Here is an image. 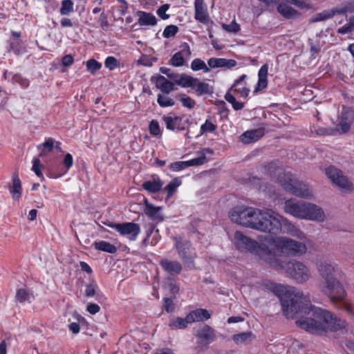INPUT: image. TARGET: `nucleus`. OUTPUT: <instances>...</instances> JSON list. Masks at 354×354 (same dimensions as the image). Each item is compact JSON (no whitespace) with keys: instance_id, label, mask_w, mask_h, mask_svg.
<instances>
[{"instance_id":"nucleus-31","label":"nucleus","mask_w":354,"mask_h":354,"mask_svg":"<svg viewBox=\"0 0 354 354\" xmlns=\"http://www.w3.org/2000/svg\"><path fill=\"white\" fill-rule=\"evenodd\" d=\"M63 164L66 167L64 171L54 172L53 169H50L48 171V176L50 178H58L64 176L73 165V158L69 153H66L64 156Z\"/></svg>"},{"instance_id":"nucleus-23","label":"nucleus","mask_w":354,"mask_h":354,"mask_svg":"<svg viewBox=\"0 0 354 354\" xmlns=\"http://www.w3.org/2000/svg\"><path fill=\"white\" fill-rule=\"evenodd\" d=\"M162 268L170 274L178 275L182 271V265L177 261H171L168 259H162L160 261Z\"/></svg>"},{"instance_id":"nucleus-50","label":"nucleus","mask_w":354,"mask_h":354,"mask_svg":"<svg viewBox=\"0 0 354 354\" xmlns=\"http://www.w3.org/2000/svg\"><path fill=\"white\" fill-rule=\"evenodd\" d=\"M12 81L13 83L20 85L23 88H27L30 86V80L19 73L15 74L12 76Z\"/></svg>"},{"instance_id":"nucleus-37","label":"nucleus","mask_w":354,"mask_h":354,"mask_svg":"<svg viewBox=\"0 0 354 354\" xmlns=\"http://www.w3.org/2000/svg\"><path fill=\"white\" fill-rule=\"evenodd\" d=\"M155 227L153 225H151L149 227V228L147 230V236L142 241V244L145 246H147L148 245H155L158 242V239L155 238L154 236L151 240H150V236L155 234V235L158 234V230H157L156 232L154 231Z\"/></svg>"},{"instance_id":"nucleus-46","label":"nucleus","mask_w":354,"mask_h":354,"mask_svg":"<svg viewBox=\"0 0 354 354\" xmlns=\"http://www.w3.org/2000/svg\"><path fill=\"white\" fill-rule=\"evenodd\" d=\"M73 2L71 0H63L59 12L62 15H68L74 11Z\"/></svg>"},{"instance_id":"nucleus-2","label":"nucleus","mask_w":354,"mask_h":354,"mask_svg":"<svg viewBox=\"0 0 354 354\" xmlns=\"http://www.w3.org/2000/svg\"><path fill=\"white\" fill-rule=\"evenodd\" d=\"M272 291L279 298L283 313L288 319L298 317L296 324L309 333L322 334L336 332L345 326V322L330 311L311 304L309 296L295 287L273 284Z\"/></svg>"},{"instance_id":"nucleus-20","label":"nucleus","mask_w":354,"mask_h":354,"mask_svg":"<svg viewBox=\"0 0 354 354\" xmlns=\"http://www.w3.org/2000/svg\"><path fill=\"white\" fill-rule=\"evenodd\" d=\"M265 134L264 128H258L245 131L240 136L241 142L244 144H250L261 139Z\"/></svg>"},{"instance_id":"nucleus-7","label":"nucleus","mask_w":354,"mask_h":354,"mask_svg":"<svg viewBox=\"0 0 354 354\" xmlns=\"http://www.w3.org/2000/svg\"><path fill=\"white\" fill-rule=\"evenodd\" d=\"M161 120L167 130L179 133L187 129L190 124L188 118L185 119L183 115H178L176 113L171 111L162 116Z\"/></svg>"},{"instance_id":"nucleus-51","label":"nucleus","mask_w":354,"mask_h":354,"mask_svg":"<svg viewBox=\"0 0 354 354\" xmlns=\"http://www.w3.org/2000/svg\"><path fill=\"white\" fill-rule=\"evenodd\" d=\"M217 129V126L213 124L209 119H207L204 124L201 126L200 135H203L206 133H212Z\"/></svg>"},{"instance_id":"nucleus-16","label":"nucleus","mask_w":354,"mask_h":354,"mask_svg":"<svg viewBox=\"0 0 354 354\" xmlns=\"http://www.w3.org/2000/svg\"><path fill=\"white\" fill-rule=\"evenodd\" d=\"M151 81L155 84L157 88L160 89L164 94H169L174 91V84L168 80L165 77L161 75L157 76H152Z\"/></svg>"},{"instance_id":"nucleus-18","label":"nucleus","mask_w":354,"mask_h":354,"mask_svg":"<svg viewBox=\"0 0 354 354\" xmlns=\"http://www.w3.org/2000/svg\"><path fill=\"white\" fill-rule=\"evenodd\" d=\"M161 209L162 207H156L153 204L149 203L147 200H145L144 212L151 221L156 223L163 221L164 218L160 213Z\"/></svg>"},{"instance_id":"nucleus-17","label":"nucleus","mask_w":354,"mask_h":354,"mask_svg":"<svg viewBox=\"0 0 354 354\" xmlns=\"http://www.w3.org/2000/svg\"><path fill=\"white\" fill-rule=\"evenodd\" d=\"M304 215L303 218L314 221H322L324 217L323 210L316 205L310 203H306Z\"/></svg>"},{"instance_id":"nucleus-26","label":"nucleus","mask_w":354,"mask_h":354,"mask_svg":"<svg viewBox=\"0 0 354 354\" xmlns=\"http://www.w3.org/2000/svg\"><path fill=\"white\" fill-rule=\"evenodd\" d=\"M164 182L158 176H153V180L143 182L142 188L149 193H156L162 190Z\"/></svg>"},{"instance_id":"nucleus-21","label":"nucleus","mask_w":354,"mask_h":354,"mask_svg":"<svg viewBox=\"0 0 354 354\" xmlns=\"http://www.w3.org/2000/svg\"><path fill=\"white\" fill-rule=\"evenodd\" d=\"M194 9L195 19L201 24H207L209 22V15L203 0H195Z\"/></svg>"},{"instance_id":"nucleus-54","label":"nucleus","mask_w":354,"mask_h":354,"mask_svg":"<svg viewBox=\"0 0 354 354\" xmlns=\"http://www.w3.org/2000/svg\"><path fill=\"white\" fill-rule=\"evenodd\" d=\"M170 5L168 3L162 4L160 6L158 10H156L157 15L163 20L168 19L169 18V15L166 14V12L169 9Z\"/></svg>"},{"instance_id":"nucleus-57","label":"nucleus","mask_w":354,"mask_h":354,"mask_svg":"<svg viewBox=\"0 0 354 354\" xmlns=\"http://www.w3.org/2000/svg\"><path fill=\"white\" fill-rule=\"evenodd\" d=\"M308 42L310 45V57L312 59H315L317 57L320 51V47L319 45L314 44L313 40L310 39H308Z\"/></svg>"},{"instance_id":"nucleus-36","label":"nucleus","mask_w":354,"mask_h":354,"mask_svg":"<svg viewBox=\"0 0 354 354\" xmlns=\"http://www.w3.org/2000/svg\"><path fill=\"white\" fill-rule=\"evenodd\" d=\"M196 82V78L186 74H182L179 79L176 81V83L183 88L190 87L192 88Z\"/></svg>"},{"instance_id":"nucleus-33","label":"nucleus","mask_w":354,"mask_h":354,"mask_svg":"<svg viewBox=\"0 0 354 354\" xmlns=\"http://www.w3.org/2000/svg\"><path fill=\"white\" fill-rule=\"evenodd\" d=\"M188 324H192L187 318V315L185 318L174 317L170 319L169 327L171 329H185L187 327Z\"/></svg>"},{"instance_id":"nucleus-19","label":"nucleus","mask_w":354,"mask_h":354,"mask_svg":"<svg viewBox=\"0 0 354 354\" xmlns=\"http://www.w3.org/2000/svg\"><path fill=\"white\" fill-rule=\"evenodd\" d=\"M8 189L12 199L15 201H19L22 196L23 188L18 173L12 174V185L8 186Z\"/></svg>"},{"instance_id":"nucleus-34","label":"nucleus","mask_w":354,"mask_h":354,"mask_svg":"<svg viewBox=\"0 0 354 354\" xmlns=\"http://www.w3.org/2000/svg\"><path fill=\"white\" fill-rule=\"evenodd\" d=\"M194 84V85L192 86V89L194 90L198 96L210 94L212 92L207 83L200 82L197 78L196 82Z\"/></svg>"},{"instance_id":"nucleus-59","label":"nucleus","mask_w":354,"mask_h":354,"mask_svg":"<svg viewBox=\"0 0 354 354\" xmlns=\"http://www.w3.org/2000/svg\"><path fill=\"white\" fill-rule=\"evenodd\" d=\"M180 102L184 107L188 108L189 109H193L196 104L195 100L189 96L183 97L180 99Z\"/></svg>"},{"instance_id":"nucleus-42","label":"nucleus","mask_w":354,"mask_h":354,"mask_svg":"<svg viewBox=\"0 0 354 354\" xmlns=\"http://www.w3.org/2000/svg\"><path fill=\"white\" fill-rule=\"evenodd\" d=\"M225 100L230 103L235 111H239L243 109L245 103L236 101L234 96L230 93L227 92L224 96Z\"/></svg>"},{"instance_id":"nucleus-41","label":"nucleus","mask_w":354,"mask_h":354,"mask_svg":"<svg viewBox=\"0 0 354 354\" xmlns=\"http://www.w3.org/2000/svg\"><path fill=\"white\" fill-rule=\"evenodd\" d=\"M31 296L34 298L33 295L26 288H19L16 292V298L19 303H24L25 301L30 303V299Z\"/></svg>"},{"instance_id":"nucleus-38","label":"nucleus","mask_w":354,"mask_h":354,"mask_svg":"<svg viewBox=\"0 0 354 354\" xmlns=\"http://www.w3.org/2000/svg\"><path fill=\"white\" fill-rule=\"evenodd\" d=\"M252 335V332L240 333L234 334L232 336V339L236 344H247L250 342Z\"/></svg>"},{"instance_id":"nucleus-47","label":"nucleus","mask_w":354,"mask_h":354,"mask_svg":"<svg viewBox=\"0 0 354 354\" xmlns=\"http://www.w3.org/2000/svg\"><path fill=\"white\" fill-rule=\"evenodd\" d=\"M191 68L194 71H198L200 70H203L205 73H208L209 71V68L207 67L205 62L198 58L194 59L192 62Z\"/></svg>"},{"instance_id":"nucleus-5","label":"nucleus","mask_w":354,"mask_h":354,"mask_svg":"<svg viewBox=\"0 0 354 354\" xmlns=\"http://www.w3.org/2000/svg\"><path fill=\"white\" fill-rule=\"evenodd\" d=\"M278 181L281 187L292 194L301 197L310 198L312 193L307 184L297 180L290 172H283L278 176Z\"/></svg>"},{"instance_id":"nucleus-60","label":"nucleus","mask_w":354,"mask_h":354,"mask_svg":"<svg viewBox=\"0 0 354 354\" xmlns=\"http://www.w3.org/2000/svg\"><path fill=\"white\" fill-rule=\"evenodd\" d=\"M156 61H157L156 57H142L139 59L138 62H139V64L142 66L150 67L153 65V63Z\"/></svg>"},{"instance_id":"nucleus-55","label":"nucleus","mask_w":354,"mask_h":354,"mask_svg":"<svg viewBox=\"0 0 354 354\" xmlns=\"http://www.w3.org/2000/svg\"><path fill=\"white\" fill-rule=\"evenodd\" d=\"M188 167L187 161H177L170 164L169 169L173 171H180Z\"/></svg>"},{"instance_id":"nucleus-28","label":"nucleus","mask_w":354,"mask_h":354,"mask_svg":"<svg viewBox=\"0 0 354 354\" xmlns=\"http://www.w3.org/2000/svg\"><path fill=\"white\" fill-rule=\"evenodd\" d=\"M211 313L206 309L198 308L187 314V318L191 323L203 322L211 317Z\"/></svg>"},{"instance_id":"nucleus-14","label":"nucleus","mask_w":354,"mask_h":354,"mask_svg":"<svg viewBox=\"0 0 354 354\" xmlns=\"http://www.w3.org/2000/svg\"><path fill=\"white\" fill-rule=\"evenodd\" d=\"M306 203L297 202L293 199H289L286 201L284 210L295 217L303 218L305 210Z\"/></svg>"},{"instance_id":"nucleus-1","label":"nucleus","mask_w":354,"mask_h":354,"mask_svg":"<svg viewBox=\"0 0 354 354\" xmlns=\"http://www.w3.org/2000/svg\"><path fill=\"white\" fill-rule=\"evenodd\" d=\"M229 216L232 221L239 225L268 233L265 241L274 245L281 253L296 257L306 252L304 243L287 237L276 236L280 233H291L295 226L287 218L272 209L236 206L230 211Z\"/></svg>"},{"instance_id":"nucleus-45","label":"nucleus","mask_w":354,"mask_h":354,"mask_svg":"<svg viewBox=\"0 0 354 354\" xmlns=\"http://www.w3.org/2000/svg\"><path fill=\"white\" fill-rule=\"evenodd\" d=\"M86 66L88 71L92 75H95L102 68V65L100 62L92 58L86 62Z\"/></svg>"},{"instance_id":"nucleus-29","label":"nucleus","mask_w":354,"mask_h":354,"mask_svg":"<svg viewBox=\"0 0 354 354\" xmlns=\"http://www.w3.org/2000/svg\"><path fill=\"white\" fill-rule=\"evenodd\" d=\"M199 153L201 154L199 157L187 160L188 167L199 166L206 163L209 160L206 157V155L209 154L212 156L214 154V151L210 148H203L199 151Z\"/></svg>"},{"instance_id":"nucleus-48","label":"nucleus","mask_w":354,"mask_h":354,"mask_svg":"<svg viewBox=\"0 0 354 354\" xmlns=\"http://www.w3.org/2000/svg\"><path fill=\"white\" fill-rule=\"evenodd\" d=\"M149 131L150 134L155 137H161L162 136V130L159 125V123L156 120H152L149 124Z\"/></svg>"},{"instance_id":"nucleus-30","label":"nucleus","mask_w":354,"mask_h":354,"mask_svg":"<svg viewBox=\"0 0 354 354\" xmlns=\"http://www.w3.org/2000/svg\"><path fill=\"white\" fill-rule=\"evenodd\" d=\"M277 12L284 18L290 19L300 15V13L286 3H280L277 7Z\"/></svg>"},{"instance_id":"nucleus-61","label":"nucleus","mask_w":354,"mask_h":354,"mask_svg":"<svg viewBox=\"0 0 354 354\" xmlns=\"http://www.w3.org/2000/svg\"><path fill=\"white\" fill-rule=\"evenodd\" d=\"M74 63V58L71 55H66L62 57V64L64 66H71Z\"/></svg>"},{"instance_id":"nucleus-6","label":"nucleus","mask_w":354,"mask_h":354,"mask_svg":"<svg viewBox=\"0 0 354 354\" xmlns=\"http://www.w3.org/2000/svg\"><path fill=\"white\" fill-rule=\"evenodd\" d=\"M234 239L236 248L240 252H254L261 248L266 254V261L267 262L268 250H270L268 246L261 247L257 241L244 235L240 231H236L234 233Z\"/></svg>"},{"instance_id":"nucleus-56","label":"nucleus","mask_w":354,"mask_h":354,"mask_svg":"<svg viewBox=\"0 0 354 354\" xmlns=\"http://www.w3.org/2000/svg\"><path fill=\"white\" fill-rule=\"evenodd\" d=\"M287 3L295 6L296 7L303 9L308 8L309 5L306 0H284Z\"/></svg>"},{"instance_id":"nucleus-25","label":"nucleus","mask_w":354,"mask_h":354,"mask_svg":"<svg viewBox=\"0 0 354 354\" xmlns=\"http://www.w3.org/2000/svg\"><path fill=\"white\" fill-rule=\"evenodd\" d=\"M246 78V75L243 74L241 75L237 80H235L234 83L230 87L228 92L232 91L235 94H239V96L243 98H247L250 93V89L245 86L239 87V84H241Z\"/></svg>"},{"instance_id":"nucleus-3","label":"nucleus","mask_w":354,"mask_h":354,"mask_svg":"<svg viewBox=\"0 0 354 354\" xmlns=\"http://www.w3.org/2000/svg\"><path fill=\"white\" fill-rule=\"evenodd\" d=\"M319 274L325 281L326 286L322 288V292L326 295L333 303L342 301V308L350 315H354L352 305L344 299L346 296V290L343 286L333 276L335 268L326 261H321L318 264Z\"/></svg>"},{"instance_id":"nucleus-35","label":"nucleus","mask_w":354,"mask_h":354,"mask_svg":"<svg viewBox=\"0 0 354 354\" xmlns=\"http://www.w3.org/2000/svg\"><path fill=\"white\" fill-rule=\"evenodd\" d=\"M181 183L182 181L178 178H174L164 187L163 191L167 193V199L174 195Z\"/></svg>"},{"instance_id":"nucleus-24","label":"nucleus","mask_w":354,"mask_h":354,"mask_svg":"<svg viewBox=\"0 0 354 354\" xmlns=\"http://www.w3.org/2000/svg\"><path fill=\"white\" fill-rule=\"evenodd\" d=\"M207 64L210 68H231L236 66L237 62L232 59L212 57L208 59Z\"/></svg>"},{"instance_id":"nucleus-15","label":"nucleus","mask_w":354,"mask_h":354,"mask_svg":"<svg viewBox=\"0 0 354 354\" xmlns=\"http://www.w3.org/2000/svg\"><path fill=\"white\" fill-rule=\"evenodd\" d=\"M180 50L176 53L170 59L169 63L175 67L182 66L185 62V57L191 55V50L187 42L183 43L180 46Z\"/></svg>"},{"instance_id":"nucleus-27","label":"nucleus","mask_w":354,"mask_h":354,"mask_svg":"<svg viewBox=\"0 0 354 354\" xmlns=\"http://www.w3.org/2000/svg\"><path fill=\"white\" fill-rule=\"evenodd\" d=\"M136 16L138 17V23L140 26H153L157 24L156 17L151 13L142 10L136 12Z\"/></svg>"},{"instance_id":"nucleus-40","label":"nucleus","mask_w":354,"mask_h":354,"mask_svg":"<svg viewBox=\"0 0 354 354\" xmlns=\"http://www.w3.org/2000/svg\"><path fill=\"white\" fill-rule=\"evenodd\" d=\"M99 288L97 286V283L95 281H91L89 283L86 285L85 290H84V295L86 297H94L95 295L97 296L98 298L100 295L97 292Z\"/></svg>"},{"instance_id":"nucleus-9","label":"nucleus","mask_w":354,"mask_h":354,"mask_svg":"<svg viewBox=\"0 0 354 354\" xmlns=\"http://www.w3.org/2000/svg\"><path fill=\"white\" fill-rule=\"evenodd\" d=\"M354 12V1H346L342 3L340 8L324 10L317 14L313 21H325L333 17L335 15H345L347 12Z\"/></svg>"},{"instance_id":"nucleus-10","label":"nucleus","mask_w":354,"mask_h":354,"mask_svg":"<svg viewBox=\"0 0 354 354\" xmlns=\"http://www.w3.org/2000/svg\"><path fill=\"white\" fill-rule=\"evenodd\" d=\"M353 121L354 111L348 106H343L337 118L336 129L341 134L346 133L350 131Z\"/></svg>"},{"instance_id":"nucleus-8","label":"nucleus","mask_w":354,"mask_h":354,"mask_svg":"<svg viewBox=\"0 0 354 354\" xmlns=\"http://www.w3.org/2000/svg\"><path fill=\"white\" fill-rule=\"evenodd\" d=\"M109 227L115 230L121 236H127L129 241H135L137 240L141 229L139 224L133 222H126L117 223L109 222L106 223Z\"/></svg>"},{"instance_id":"nucleus-62","label":"nucleus","mask_w":354,"mask_h":354,"mask_svg":"<svg viewBox=\"0 0 354 354\" xmlns=\"http://www.w3.org/2000/svg\"><path fill=\"white\" fill-rule=\"evenodd\" d=\"M86 310L91 315H95L100 310V307L96 304L91 303L87 305Z\"/></svg>"},{"instance_id":"nucleus-64","label":"nucleus","mask_w":354,"mask_h":354,"mask_svg":"<svg viewBox=\"0 0 354 354\" xmlns=\"http://www.w3.org/2000/svg\"><path fill=\"white\" fill-rule=\"evenodd\" d=\"M227 31L232 32H237L240 30V25L235 21H232L230 24L226 26L225 28Z\"/></svg>"},{"instance_id":"nucleus-44","label":"nucleus","mask_w":354,"mask_h":354,"mask_svg":"<svg viewBox=\"0 0 354 354\" xmlns=\"http://www.w3.org/2000/svg\"><path fill=\"white\" fill-rule=\"evenodd\" d=\"M55 140L52 138L46 139L45 142L37 146L38 149L41 150L39 156H41L43 153H49L53 151L54 148Z\"/></svg>"},{"instance_id":"nucleus-52","label":"nucleus","mask_w":354,"mask_h":354,"mask_svg":"<svg viewBox=\"0 0 354 354\" xmlns=\"http://www.w3.org/2000/svg\"><path fill=\"white\" fill-rule=\"evenodd\" d=\"M104 66L110 71H113L120 66V62L113 56H109L104 61Z\"/></svg>"},{"instance_id":"nucleus-43","label":"nucleus","mask_w":354,"mask_h":354,"mask_svg":"<svg viewBox=\"0 0 354 354\" xmlns=\"http://www.w3.org/2000/svg\"><path fill=\"white\" fill-rule=\"evenodd\" d=\"M157 103L160 107L165 108L173 106L175 104V101L165 95L158 94L157 95Z\"/></svg>"},{"instance_id":"nucleus-53","label":"nucleus","mask_w":354,"mask_h":354,"mask_svg":"<svg viewBox=\"0 0 354 354\" xmlns=\"http://www.w3.org/2000/svg\"><path fill=\"white\" fill-rule=\"evenodd\" d=\"M178 32V27L176 25L167 26L162 32V36L165 38H170L174 37Z\"/></svg>"},{"instance_id":"nucleus-32","label":"nucleus","mask_w":354,"mask_h":354,"mask_svg":"<svg viewBox=\"0 0 354 354\" xmlns=\"http://www.w3.org/2000/svg\"><path fill=\"white\" fill-rule=\"evenodd\" d=\"M93 245L95 250L109 254H115L118 250L115 245L105 241H95Z\"/></svg>"},{"instance_id":"nucleus-22","label":"nucleus","mask_w":354,"mask_h":354,"mask_svg":"<svg viewBox=\"0 0 354 354\" xmlns=\"http://www.w3.org/2000/svg\"><path fill=\"white\" fill-rule=\"evenodd\" d=\"M268 64H265L259 68L258 71V81L255 86L254 93H257L267 88L268 84Z\"/></svg>"},{"instance_id":"nucleus-4","label":"nucleus","mask_w":354,"mask_h":354,"mask_svg":"<svg viewBox=\"0 0 354 354\" xmlns=\"http://www.w3.org/2000/svg\"><path fill=\"white\" fill-rule=\"evenodd\" d=\"M268 252L267 263L270 268L277 271L284 270L298 283H304L309 279L310 270L303 263L295 260L282 261L276 257L271 250H268Z\"/></svg>"},{"instance_id":"nucleus-39","label":"nucleus","mask_w":354,"mask_h":354,"mask_svg":"<svg viewBox=\"0 0 354 354\" xmlns=\"http://www.w3.org/2000/svg\"><path fill=\"white\" fill-rule=\"evenodd\" d=\"M8 49L9 52L12 51L15 55H19L21 53L23 49V42L21 39L17 40H10L8 41Z\"/></svg>"},{"instance_id":"nucleus-11","label":"nucleus","mask_w":354,"mask_h":354,"mask_svg":"<svg viewBox=\"0 0 354 354\" xmlns=\"http://www.w3.org/2000/svg\"><path fill=\"white\" fill-rule=\"evenodd\" d=\"M176 240L175 248L178 252L179 257L185 263H193L196 254L192 252V244L189 241L178 239Z\"/></svg>"},{"instance_id":"nucleus-58","label":"nucleus","mask_w":354,"mask_h":354,"mask_svg":"<svg viewBox=\"0 0 354 354\" xmlns=\"http://www.w3.org/2000/svg\"><path fill=\"white\" fill-rule=\"evenodd\" d=\"M164 308L167 313H172L175 310V304L171 298L165 297L163 299Z\"/></svg>"},{"instance_id":"nucleus-63","label":"nucleus","mask_w":354,"mask_h":354,"mask_svg":"<svg viewBox=\"0 0 354 354\" xmlns=\"http://www.w3.org/2000/svg\"><path fill=\"white\" fill-rule=\"evenodd\" d=\"M353 30H354V29L352 28L351 24L348 22L344 26L338 28L337 33H339L340 35H345L346 33L352 32Z\"/></svg>"},{"instance_id":"nucleus-13","label":"nucleus","mask_w":354,"mask_h":354,"mask_svg":"<svg viewBox=\"0 0 354 354\" xmlns=\"http://www.w3.org/2000/svg\"><path fill=\"white\" fill-rule=\"evenodd\" d=\"M196 336L198 339L197 343L200 346H208L216 339L214 330L207 324L198 330Z\"/></svg>"},{"instance_id":"nucleus-12","label":"nucleus","mask_w":354,"mask_h":354,"mask_svg":"<svg viewBox=\"0 0 354 354\" xmlns=\"http://www.w3.org/2000/svg\"><path fill=\"white\" fill-rule=\"evenodd\" d=\"M326 174L334 184L342 188L348 189L351 186L348 178L342 175V171L333 166H330L326 169Z\"/></svg>"},{"instance_id":"nucleus-49","label":"nucleus","mask_w":354,"mask_h":354,"mask_svg":"<svg viewBox=\"0 0 354 354\" xmlns=\"http://www.w3.org/2000/svg\"><path fill=\"white\" fill-rule=\"evenodd\" d=\"M43 165L40 162V160L37 158H35L32 160V171L39 177L41 181L44 180V175L42 174Z\"/></svg>"}]
</instances>
